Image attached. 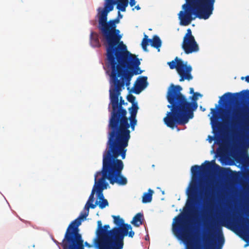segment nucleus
Wrapping results in <instances>:
<instances>
[{
	"mask_svg": "<svg viewBox=\"0 0 249 249\" xmlns=\"http://www.w3.org/2000/svg\"><path fill=\"white\" fill-rule=\"evenodd\" d=\"M110 66V87L109 97L112 110L108 123V141L107 149L126 153V147L128 145L130 138V122L127 117V111L123 105H127L122 97L119 96L124 89V86H129L134 74L138 75L142 72L138 63L135 61L108 63Z\"/></svg>",
	"mask_w": 249,
	"mask_h": 249,
	"instance_id": "nucleus-1",
	"label": "nucleus"
},
{
	"mask_svg": "<svg viewBox=\"0 0 249 249\" xmlns=\"http://www.w3.org/2000/svg\"><path fill=\"white\" fill-rule=\"evenodd\" d=\"M98 28L106 48L107 63L132 61L138 63V58L129 52L126 46L121 41L122 36L120 30L116 29V24L119 23L120 19L116 18L107 21V14L110 11L102 10L100 7L98 9Z\"/></svg>",
	"mask_w": 249,
	"mask_h": 249,
	"instance_id": "nucleus-2",
	"label": "nucleus"
},
{
	"mask_svg": "<svg viewBox=\"0 0 249 249\" xmlns=\"http://www.w3.org/2000/svg\"><path fill=\"white\" fill-rule=\"evenodd\" d=\"M181 86L172 84L167 93L166 98L169 103L167 107L170 111L167 112L163 122L172 129L177 127L178 125L187 124L190 119L193 118L194 111L198 107L197 97L193 95L192 102H189L181 93Z\"/></svg>",
	"mask_w": 249,
	"mask_h": 249,
	"instance_id": "nucleus-3",
	"label": "nucleus"
},
{
	"mask_svg": "<svg viewBox=\"0 0 249 249\" xmlns=\"http://www.w3.org/2000/svg\"><path fill=\"white\" fill-rule=\"evenodd\" d=\"M121 156L123 160L124 159L126 153L107 149L103 155V167L101 171L96 173L94 176L95 185L97 196L100 201L105 199L103 191L107 188L108 183L106 181L107 179L111 184L117 183L119 185H125L127 180L125 177L122 175L124 168V163L118 158Z\"/></svg>",
	"mask_w": 249,
	"mask_h": 249,
	"instance_id": "nucleus-4",
	"label": "nucleus"
},
{
	"mask_svg": "<svg viewBox=\"0 0 249 249\" xmlns=\"http://www.w3.org/2000/svg\"><path fill=\"white\" fill-rule=\"evenodd\" d=\"M178 14L180 24L189 25L196 18L207 19L213 14L215 0H185Z\"/></svg>",
	"mask_w": 249,
	"mask_h": 249,
	"instance_id": "nucleus-5",
	"label": "nucleus"
},
{
	"mask_svg": "<svg viewBox=\"0 0 249 249\" xmlns=\"http://www.w3.org/2000/svg\"><path fill=\"white\" fill-rule=\"evenodd\" d=\"M109 229L108 224L103 226L99 239H94L95 245L99 249H122L124 237L127 235L131 226L125 225L124 227H114L110 230Z\"/></svg>",
	"mask_w": 249,
	"mask_h": 249,
	"instance_id": "nucleus-6",
	"label": "nucleus"
},
{
	"mask_svg": "<svg viewBox=\"0 0 249 249\" xmlns=\"http://www.w3.org/2000/svg\"><path fill=\"white\" fill-rule=\"evenodd\" d=\"M96 204H90L85 209L86 211L81 213L79 217L69 225L61 244L63 249H84L83 240L79 233V226L81 219H86L89 213V208L94 209Z\"/></svg>",
	"mask_w": 249,
	"mask_h": 249,
	"instance_id": "nucleus-7",
	"label": "nucleus"
},
{
	"mask_svg": "<svg viewBox=\"0 0 249 249\" xmlns=\"http://www.w3.org/2000/svg\"><path fill=\"white\" fill-rule=\"evenodd\" d=\"M205 164H202L201 166L195 165L191 167L193 181L188 193V200L186 203V210L184 209L185 212L192 211L196 203L198 177L200 173L207 172L212 168V164L211 162L206 160Z\"/></svg>",
	"mask_w": 249,
	"mask_h": 249,
	"instance_id": "nucleus-8",
	"label": "nucleus"
},
{
	"mask_svg": "<svg viewBox=\"0 0 249 249\" xmlns=\"http://www.w3.org/2000/svg\"><path fill=\"white\" fill-rule=\"evenodd\" d=\"M168 65L171 69H176L177 71L180 76L179 81L182 82L185 80H190L193 79L191 74L192 67L191 66H187V62L185 63L180 59L176 57L174 60L168 62Z\"/></svg>",
	"mask_w": 249,
	"mask_h": 249,
	"instance_id": "nucleus-9",
	"label": "nucleus"
},
{
	"mask_svg": "<svg viewBox=\"0 0 249 249\" xmlns=\"http://www.w3.org/2000/svg\"><path fill=\"white\" fill-rule=\"evenodd\" d=\"M181 47L186 54L192 53L199 51L198 45L190 28L187 30V33L183 37Z\"/></svg>",
	"mask_w": 249,
	"mask_h": 249,
	"instance_id": "nucleus-10",
	"label": "nucleus"
},
{
	"mask_svg": "<svg viewBox=\"0 0 249 249\" xmlns=\"http://www.w3.org/2000/svg\"><path fill=\"white\" fill-rule=\"evenodd\" d=\"M174 220L176 221V224L173 228L174 232L182 239H186L189 236V231L185 223L184 214L180 213L176 216Z\"/></svg>",
	"mask_w": 249,
	"mask_h": 249,
	"instance_id": "nucleus-11",
	"label": "nucleus"
},
{
	"mask_svg": "<svg viewBox=\"0 0 249 249\" xmlns=\"http://www.w3.org/2000/svg\"><path fill=\"white\" fill-rule=\"evenodd\" d=\"M213 230L214 232H219L216 237V241L210 236L209 237L210 242L208 245L205 246V249H221V247L224 243V238L218 223H216L213 225Z\"/></svg>",
	"mask_w": 249,
	"mask_h": 249,
	"instance_id": "nucleus-12",
	"label": "nucleus"
},
{
	"mask_svg": "<svg viewBox=\"0 0 249 249\" xmlns=\"http://www.w3.org/2000/svg\"><path fill=\"white\" fill-rule=\"evenodd\" d=\"M135 97L132 94H129L127 96L128 101L132 103L131 107L128 108V111L130 114L128 119L130 122V127L132 131L135 130V127L137 123L136 116L139 109L138 103L135 102Z\"/></svg>",
	"mask_w": 249,
	"mask_h": 249,
	"instance_id": "nucleus-13",
	"label": "nucleus"
},
{
	"mask_svg": "<svg viewBox=\"0 0 249 249\" xmlns=\"http://www.w3.org/2000/svg\"><path fill=\"white\" fill-rule=\"evenodd\" d=\"M243 98H249V90H243L240 92L234 93L227 92L220 97L218 102L221 104V100L224 102H234Z\"/></svg>",
	"mask_w": 249,
	"mask_h": 249,
	"instance_id": "nucleus-14",
	"label": "nucleus"
},
{
	"mask_svg": "<svg viewBox=\"0 0 249 249\" xmlns=\"http://www.w3.org/2000/svg\"><path fill=\"white\" fill-rule=\"evenodd\" d=\"M249 119V116L247 113H242L239 110H236L234 113V116L232 117L231 124L232 126H235L238 123L243 120L247 121Z\"/></svg>",
	"mask_w": 249,
	"mask_h": 249,
	"instance_id": "nucleus-15",
	"label": "nucleus"
},
{
	"mask_svg": "<svg viewBox=\"0 0 249 249\" xmlns=\"http://www.w3.org/2000/svg\"><path fill=\"white\" fill-rule=\"evenodd\" d=\"M90 43L92 47L99 48L101 45L99 39V34L91 31L90 34Z\"/></svg>",
	"mask_w": 249,
	"mask_h": 249,
	"instance_id": "nucleus-16",
	"label": "nucleus"
},
{
	"mask_svg": "<svg viewBox=\"0 0 249 249\" xmlns=\"http://www.w3.org/2000/svg\"><path fill=\"white\" fill-rule=\"evenodd\" d=\"M143 220V215L142 213H137L133 218L131 223L136 227H139L142 224Z\"/></svg>",
	"mask_w": 249,
	"mask_h": 249,
	"instance_id": "nucleus-17",
	"label": "nucleus"
},
{
	"mask_svg": "<svg viewBox=\"0 0 249 249\" xmlns=\"http://www.w3.org/2000/svg\"><path fill=\"white\" fill-rule=\"evenodd\" d=\"M150 45L158 49V51H160V48L161 46V41L160 37L156 35L154 36L152 39H151Z\"/></svg>",
	"mask_w": 249,
	"mask_h": 249,
	"instance_id": "nucleus-18",
	"label": "nucleus"
},
{
	"mask_svg": "<svg viewBox=\"0 0 249 249\" xmlns=\"http://www.w3.org/2000/svg\"><path fill=\"white\" fill-rule=\"evenodd\" d=\"M154 191L151 189H149L148 192L144 193L142 197V202L143 203H149L152 201V195Z\"/></svg>",
	"mask_w": 249,
	"mask_h": 249,
	"instance_id": "nucleus-19",
	"label": "nucleus"
},
{
	"mask_svg": "<svg viewBox=\"0 0 249 249\" xmlns=\"http://www.w3.org/2000/svg\"><path fill=\"white\" fill-rule=\"evenodd\" d=\"M128 0H118L117 9L119 11L125 12L126 7L128 6Z\"/></svg>",
	"mask_w": 249,
	"mask_h": 249,
	"instance_id": "nucleus-20",
	"label": "nucleus"
},
{
	"mask_svg": "<svg viewBox=\"0 0 249 249\" xmlns=\"http://www.w3.org/2000/svg\"><path fill=\"white\" fill-rule=\"evenodd\" d=\"M112 217L113 218V222L117 226V227H124L125 225H128L124 224L123 219L121 218L119 215H112Z\"/></svg>",
	"mask_w": 249,
	"mask_h": 249,
	"instance_id": "nucleus-21",
	"label": "nucleus"
},
{
	"mask_svg": "<svg viewBox=\"0 0 249 249\" xmlns=\"http://www.w3.org/2000/svg\"><path fill=\"white\" fill-rule=\"evenodd\" d=\"M105 7L102 10H106L108 11H111L113 10L114 5L116 4V1L115 0H105Z\"/></svg>",
	"mask_w": 249,
	"mask_h": 249,
	"instance_id": "nucleus-22",
	"label": "nucleus"
},
{
	"mask_svg": "<svg viewBox=\"0 0 249 249\" xmlns=\"http://www.w3.org/2000/svg\"><path fill=\"white\" fill-rule=\"evenodd\" d=\"M147 79V77L142 76L137 80V84H138L141 89H144L148 85Z\"/></svg>",
	"mask_w": 249,
	"mask_h": 249,
	"instance_id": "nucleus-23",
	"label": "nucleus"
},
{
	"mask_svg": "<svg viewBox=\"0 0 249 249\" xmlns=\"http://www.w3.org/2000/svg\"><path fill=\"white\" fill-rule=\"evenodd\" d=\"M149 43L150 44H151V39H149L148 36L146 35H144L141 43L142 48L144 51H147V47Z\"/></svg>",
	"mask_w": 249,
	"mask_h": 249,
	"instance_id": "nucleus-24",
	"label": "nucleus"
},
{
	"mask_svg": "<svg viewBox=\"0 0 249 249\" xmlns=\"http://www.w3.org/2000/svg\"><path fill=\"white\" fill-rule=\"evenodd\" d=\"M234 221H235L234 217L231 218V217H227L226 218H223L222 220L221 225L222 226H223L225 227H227L226 223L231 224V225H234Z\"/></svg>",
	"mask_w": 249,
	"mask_h": 249,
	"instance_id": "nucleus-25",
	"label": "nucleus"
},
{
	"mask_svg": "<svg viewBox=\"0 0 249 249\" xmlns=\"http://www.w3.org/2000/svg\"><path fill=\"white\" fill-rule=\"evenodd\" d=\"M96 191V185H94L91 194L89 196V200L87 201L85 208L87 207L90 204H93V202L94 201V194L95 192Z\"/></svg>",
	"mask_w": 249,
	"mask_h": 249,
	"instance_id": "nucleus-26",
	"label": "nucleus"
},
{
	"mask_svg": "<svg viewBox=\"0 0 249 249\" xmlns=\"http://www.w3.org/2000/svg\"><path fill=\"white\" fill-rule=\"evenodd\" d=\"M243 225L246 227V229L242 231L243 235V239L244 241H248L249 240V227H246L244 224Z\"/></svg>",
	"mask_w": 249,
	"mask_h": 249,
	"instance_id": "nucleus-27",
	"label": "nucleus"
},
{
	"mask_svg": "<svg viewBox=\"0 0 249 249\" xmlns=\"http://www.w3.org/2000/svg\"><path fill=\"white\" fill-rule=\"evenodd\" d=\"M96 205L98 204L99 207L100 209H104L106 206L108 205V201L107 199H105L101 201H99V203H98V201H96L95 202Z\"/></svg>",
	"mask_w": 249,
	"mask_h": 249,
	"instance_id": "nucleus-28",
	"label": "nucleus"
},
{
	"mask_svg": "<svg viewBox=\"0 0 249 249\" xmlns=\"http://www.w3.org/2000/svg\"><path fill=\"white\" fill-rule=\"evenodd\" d=\"M97 229L96 231V234L97 237L96 239H99L100 233L101 232V230L103 229L102 224L100 220L98 221L97 222Z\"/></svg>",
	"mask_w": 249,
	"mask_h": 249,
	"instance_id": "nucleus-29",
	"label": "nucleus"
},
{
	"mask_svg": "<svg viewBox=\"0 0 249 249\" xmlns=\"http://www.w3.org/2000/svg\"><path fill=\"white\" fill-rule=\"evenodd\" d=\"M218 108V106L216 105L215 107L214 108L211 109V113L213 114V116L211 117V121H213V119L214 117L216 118L217 115V109Z\"/></svg>",
	"mask_w": 249,
	"mask_h": 249,
	"instance_id": "nucleus-30",
	"label": "nucleus"
},
{
	"mask_svg": "<svg viewBox=\"0 0 249 249\" xmlns=\"http://www.w3.org/2000/svg\"><path fill=\"white\" fill-rule=\"evenodd\" d=\"M142 90L143 89H141L138 84H136L133 87V92L135 94H139Z\"/></svg>",
	"mask_w": 249,
	"mask_h": 249,
	"instance_id": "nucleus-31",
	"label": "nucleus"
},
{
	"mask_svg": "<svg viewBox=\"0 0 249 249\" xmlns=\"http://www.w3.org/2000/svg\"><path fill=\"white\" fill-rule=\"evenodd\" d=\"M130 230V231H129V232L128 231L127 234H128V236L129 237H133L135 233L133 231H132V228Z\"/></svg>",
	"mask_w": 249,
	"mask_h": 249,
	"instance_id": "nucleus-32",
	"label": "nucleus"
},
{
	"mask_svg": "<svg viewBox=\"0 0 249 249\" xmlns=\"http://www.w3.org/2000/svg\"><path fill=\"white\" fill-rule=\"evenodd\" d=\"M136 4L135 0H130L129 5L131 7H133Z\"/></svg>",
	"mask_w": 249,
	"mask_h": 249,
	"instance_id": "nucleus-33",
	"label": "nucleus"
},
{
	"mask_svg": "<svg viewBox=\"0 0 249 249\" xmlns=\"http://www.w3.org/2000/svg\"><path fill=\"white\" fill-rule=\"evenodd\" d=\"M209 187H207L205 189V194L206 195H210V190H209Z\"/></svg>",
	"mask_w": 249,
	"mask_h": 249,
	"instance_id": "nucleus-34",
	"label": "nucleus"
},
{
	"mask_svg": "<svg viewBox=\"0 0 249 249\" xmlns=\"http://www.w3.org/2000/svg\"><path fill=\"white\" fill-rule=\"evenodd\" d=\"M244 78L245 79V80L246 82H247L248 83H249V75L246 76L245 77H241L242 80H243Z\"/></svg>",
	"mask_w": 249,
	"mask_h": 249,
	"instance_id": "nucleus-35",
	"label": "nucleus"
},
{
	"mask_svg": "<svg viewBox=\"0 0 249 249\" xmlns=\"http://www.w3.org/2000/svg\"><path fill=\"white\" fill-rule=\"evenodd\" d=\"M135 9H136L137 10H139L141 9V7L139 6V5L136 6L134 8H132V10L134 11Z\"/></svg>",
	"mask_w": 249,
	"mask_h": 249,
	"instance_id": "nucleus-36",
	"label": "nucleus"
},
{
	"mask_svg": "<svg viewBox=\"0 0 249 249\" xmlns=\"http://www.w3.org/2000/svg\"><path fill=\"white\" fill-rule=\"evenodd\" d=\"M123 18V15L120 13V11L118 12V18L119 19L122 18Z\"/></svg>",
	"mask_w": 249,
	"mask_h": 249,
	"instance_id": "nucleus-37",
	"label": "nucleus"
},
{
	"mask_svg": "<svg viewBox=\"0 0 249 249\" xmlns=\"http://www.w3.org/2000/svg\"><path fill=\"white\" fill-rule=\"evenodd\" d=\"M190 94H194V90L193 88H190Z\"/></svg>",
	"mask_w": 249,
	"mask_h": 249,
	"instance_id": "nucleus-38",
	"label": "nucleus"
},
{
	"mask_svg": "<svg viewBox=\"0 0 249 249\" xmlns=\"http://www.w3.org/2000/svg\"><path fill=\"white\" fill-rule=\"evenodd\" d=\"M193 95H196V97L197 96H201V95L199 93H198V92H196V93L194 92Z\"/></svg>",
	"mask_w": 249,
	"mask_h": 249,
	"instance_id": "nucleus-39",
	"label": "nucleus"
},
{
	"mask_svg": "<svg viewBox=\"0 0 249 249\" xmlns=\"http://www.w3.org/2000/svg\"><path fill=\"white\" fill-rule=\"evenodd\" d=\"M85 244L86 246H87L89 248L91 247V246L90 244H89V243H88L87 242H86Z\"/></svg>",
	"mask_w": 249,
	"mask_h": 249,
	"instance_id": "nucleus-40",
	"label": "nucleus"
},
{
	"mask_svg": "<svg viewBox=\"0 0 249 249\" xmlns=\"http://www.w3.org/2000/svg\"><path fill=\"white\" fill-rule=\"evenodd\" d=\"M211 163L212 164V165L213 164H214V165H215L216 166H218V167H219V166H218L217 165L215 164V163H214V161H213V163H212V162H211Z\"/></svg>",
	"mask_w": 249,
	"mask_h": 249,
	"instance_id": "nucleus-41",
	"label": "nucleus"
},
{
	"mask_svg": "<svg viewBox=\"0 0 249 249\" xmlns=\"http://www.w3.org/2000/svg\"><path fill=\"white\" fill-rule=\"evenodd\" d=\"M209 137L210 138H211L210 142H211V140H212V137H211L210 136H209Z\"/></svg>",
	"mask_w": 249,
	"mask_h": 249,
	"instance_id": "nucleus-42",
	"label": "nucleus"
},
{
	"mask_svg": "<svg viewBox=\"0 0 249 249\" xmlns=\"http://www.w3.org/2000/svg\"><path fill=\"white\" fill-rule=\"evenodd\" d=\"M205 108H202V111H205Z\"/></svg>",
	"mask_w": 249,
	"mask_h": 249,
	"instance_id": "nucleus-43",
	"label": "nucleus"
},
{
	"mask_svg": "<svg viewBox=\"0 0 249 249\" xmlns=\"http://www.w3.org/2000/svg\"><path fill=\"white\" fill-rule=\"evenodd\" d=\"M205 108H202V111H205Z\"/></svg>",
	"mask_w": 249,
	"mask_h": 249,
	"instance_id": "nucleus-44",
	"label": "nucleus"
},
{
	"mask_svg": "<svg viewBox=\"0 0 249 249\" xmlns=\"http://www.w3.org/2000/svg\"><path fill=\"white\" fill-rule=\"evenodd\" d=\"M248 224L249 225V220H247Z\"/></svg>",
	"mask_w": 249,
	"mask_h": 249,
	"instance_id": "nucleus-45",
	"label": "nucleus"
}]
</instances>
